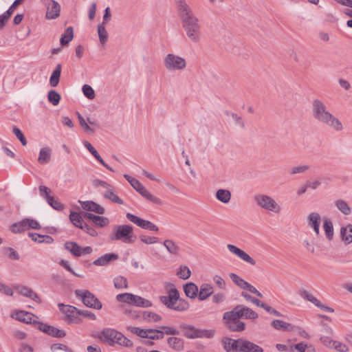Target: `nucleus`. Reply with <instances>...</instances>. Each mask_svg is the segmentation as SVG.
Returning <instances> with one entry per match:
<instances>
[{
  "label": "nucleus",
  "instance_id": "nucleus-1",
  "mask_svg": "<svg viewBox=\"0 0 352 352\" xmlns=\"http://www.w3.org/2000/svg\"><path fill=\"white\" fill-rule=\"evenodd\" d=\"M182 27L188 41L199 43L202 38L201 25L199 18L186 0H175Z\"/></svg>",
  "mask_w": 352,
  "mask_h": 352
},
{
  "label": "nucleus",
  "instance_id": "nucleus-2",
  "mask_svg": "<svg viewBox=\"0 0 352 352\" xmlns=\"http://www.w3.org/2000/svg\"><path fill=\"white\" fill-rule=\"evenodd\" d=\"M311 113L314 118L336 131L343 130L341 121L327 109L324 102L320 99H314L311 102Z\"/></svg>",
  "mask_w": 352,
  "mask_h": 352
},
{
  "label": "nucleus",
  "instance_id": "nucleus-3",
  "mask_svg": "<svg viewBox=\"0 0 352 352\" xmlns=\"http://www.w3.org/2000/svg\"><path fill=\"white\" fill-rule=\"evenodd\" d=\"M95 337L110 346H114L117 344L126 348H132L133 346V343L131 340L114 329L105 328L100 332H98Z\"/></svg>",
  "mask_w": 352,
  "mask_h": 352
},
{
  "label": "nucleus",
  "instance_id": "nucleus-4",
  "mask_svg": "<svg viewBox=\"0 0 352 352\" xmlns=\"http://www.w3.org/2000/svg\"><path fill=\"white\" fill-rule=\"evenodd\" d=\"M160 302L168 308L177 311H183L187 310L189 307L188 302L179 298V294L176 288L170 289L168 296L160 297Z\"/></svg>",
  "mask_w": 352,
  "mask_h": 352
},
{
  "label": "nucleus",
  "instance_id": "nucleus-5",
  "mask_svg": "<svg viewBox=\"0 0 352 352\" xmlns=\"http://www.w3.org/2000/svg\"><path fill=\"white\" fill-rule=\"evenodd\" d=\"M109 239L113 241H121L125 243L134 242L133 228L131 225H116L113 231L109 234Z\"/></svg>",
  "mask_w": 352,
  "mask_h": 352
},
{
  "label": "nucleus",
  "instance_id": "nucleus-6",
  "mask_svg": "<svg viewBox=\"0 0 352 352\" xmlns=\"http://www.w3.org/2000/svg\"><path fill=\"white\" fill-rule=\"evenodd\" d=\"M163 63L169 72H182L187 67L186 58L173 53L167 54L164 58Z\"/></svg>",
  "mask_w": 352,
  "mask_h": 352
},
{
  "label": "nucleus",
  "instance_id": "nucleus-7",
  "mask_svg": "<svg viewBox=\"0 0 352 352\" xmlns=\"http://www.w3.org/2000/svg\"><path fill=\"white\" fill-rule=\"evenodd\" d=\"M254 201L261 208L278 214L281 211L280 206L272 197L265 194H257L254 196Z\"/></svg>",
  "mask_w": 352,
  "mask_h": 352
},
{
  "label": "nucleus",
  "instance_id": "nucleus-8",
  "mask_svg": "<svg viewBox=\"0 0 352 352\" xmlns=\"http://www.w3.org/2000/svg\"><path fill=\"white\" fill-rule=\"evenodd\" d=\"M124 177L129 182L131 186L143 197L149 201L161 205L162 201L160 198L153 195L138 179L131 177L127 174L124 175Z\"/></svg>",
  "mask_w": 352,
  "mask_h": 352
},
{
  "label": "nucleus",
  "instance_id": "nucleus-9",
  "mask_svg": "<svg viewBox=\"0 0 352 352\" xmlns=\"http://www.w3.org/2000/svg\"><path fill=\"white\" fill-rule=\"evenodd\" d=\"M75 295L77 298H80L84 305L88 307L100 309L102 307L100 300L88 290L76 289Z\"/></svg>",
  "mask_w": 352,
  "mask_h": 352
},
{
  "label": "nucleus",
  "instance_id": "nucleus-10",
  "mask_svg": "<svg viewBox=\"0 0 352 352\" xmlns=\"http://www.w3.org/2000/svg\"><path fill=\"white\" fill-rule=\"evenodd\" d=\"M64 247L68 252L76 257H79L86 254H91L93 252L91 247L86 246L82 248L74 241L65 242Z\"/></svg>",
  "mask_w": 352,
  "mask_h": 352
},
{
  "label": "nucleus",
  "instance_id": "nucleus-11",
  "mask_svg": "<svg viewBox=\"0 0 352 352\" xmlns=\"http://www.w3.org/2000/svg\"><path fill=\"white\" fill-rule=\"evenodd\" d=\"M61 311L65 314V320L69 324H77L80 322L78 316V309L72 305H65L62 303L58 304Z\"/></svg>",
  "mask_w": 352,
  "mask_h": 352
},
{
  "label": "nucleus",
  "instance_id": "nucleus-12",
  "mask_svg": "<svg viewBox=\"0 0 352 352\" xmlns=\"http://www.w3.org/2000/svg\"><path fill=\"white\" fill-rule=\"evenodd\" d=\"M126 217L129 219V221H130L131 223L135 224L136 226H139L142 229L155 232H157L159 230L158 226L150 221L141 219L139 217L135 216L129 212L126 213Z\"/></svg>",
  "mask_w": 352,
  "mask_h": 352
},
{
  "label": "nucleus",
  "instance_id": "nucleus-13",
  "mask_svg": "<svg viewBox=\"0 0 352 352\" xmlns=\"http://www.w3.org/2000/svg\"><path fill=\"white\" fill-rule=\"evenodd\" d=\"M43 4L46 7V19H54L59 16L60 6L54 0H43Z\"/></svg>",
  "mask_w": 352,
  "mask_h": 352
},
{
  "label": "nucleus",
  "instance_id": "nucleus-14",
  "mask_svg": "<svg viewBox=\"0 0 352 352\" xmlns=\"http://www.w3.org/2000/svg\"><path fill=\"white\" fill-rule=\"evenodd\" d=\"M300 296L307 301L313 303L315 306L322 311L330 313L334 312V309L333 308L323 305L317 298L305 289L300 291Z\"/></svg>",
  "mask_w": 352,
  "mask_h": 352
},
{
  "label": "nucleus",
  "instance_id": "nucleus-15",
  "mask_svg": "<svg viewBox=\"0 0 352 352\" xmlns=\"http://www.w3.org/2000/svg\"><path fill=\"white\" fill-rule=\"evenodd\" d=\"M227 248L231 253L237 256L242 261L250 264L251 265H256V261L243 250L232 244H228Z\"/></svg>",
  "mask_w": 352,
  "mask_h": 352
},
{
  "label": "nucleus",
  "instance_id": "nucleus-16",
  "mask_svg": "<svg viewBox=\"0 0 352 352\" xmlns=\"http://www.w3.org/2000/svg\"><path fill=\"white\" fill-rule=\"evenodd\" d=\"M16 320L27 324H38V317L32 313L25 311H16L12 316Z\"/></svg>",
  "mask_w": 352,
  "mask_h": 352
},
{
  "label": "nucleus",
  "instance_id": "nucleus-17",
  "mask_svg": "<svg viewBox=\"0 0 352 352\" xmlns=\"http://www.w3.org/2000/svg\"><path fill=\"white\" fill-rule=\"evenodd\" d=\"M163 245L170 255L175 257H177L180 255L182 248L174 240L170 239H166L163 241Z\"/></svg>",
  "mask_w": 352,
  "mask_h": 352
},
{
  "label": "nucleus",
  "instance_id": "nucleus-18",
  "mask_svg": "<svg viewBox=\"0 0 352 352\" xmlns=\"http://www.w3.org/2000/svg\"><path fill=\"white\" fill-rule=\"evenodd\" d=\"M38 328L41 331L54 338H63L66 333L63 330L57 329L47 324L38 323Z\"/></svg>",
  "mask_w": 352,
  "mask_h": 352
},
{
  "label": "nucleus",
  "instance_id": "nucleus-19",
  "mask_svg": "<svg viewBox=\"0 0 352 352\" xmlns=\"http://www.w3.org/2000/svg\"><path fill=\"white\" fill-rule=\"evenodd\" d=\"M223 344L226 352H241V338L234 340L225 338L223 340Z\"/></svg>",
  "mask_w": 352,
  "mask_h": 352
},
{
  "label": "nucleus",
  "instance_id": "nucleus-20",
  "mask_svg": "<svg viewBox=\"0 0 352 352\" xmlns=\"http://www.w3.org/2000/svg\"><path fill=\"white\" fill-rule=\"evenodd\" d=\"M320 215L316 212H311L307 217L308 226L313 228L317 236H318L320 234Z\"/></svg>",
  "mask_w": 352,
  "mask_h": 352
},
{
  "label": "nucleus",
  "instance_id": "nucleus-21",
  "mask_svg": "<svg viewBox=\"0 0 352 352\" xmlns=\"http://www.w3.org/2000/svg\"><path fill=\"white\" fill-rule=\"evenodd\" d=\"M79 203L85 210L94 212L99 214H103L105 212L103 207L93 201H79Z\"/></svg>",
  "mask_w": 352,
  "mask_h": 352
},
{
  "label": "nucleus",
  "instance_id": "nucleus-22",
  "mask_svg": "<svg viewBox=\"0 0 352 352\" xmlns=\"http://www.w3.org/2000/svg\"><path fill=\"white\" fill-rule=\"evenodd\" d=\"M119 258V256L116 253H108L106 254L93 262V264L96 266H106L111 262L117 261Z\"/></svg>",
  "mask_w": 352,
  "mask_h": 352
},
{
  "label": "nucleus",
  "instance_id": "nucleus-23",
  "mask_svg": "<svg viewBox=\"0 0 352 352\" xmlns=\"http://www.w3.org/2000/svg\"><path fill=\"white\" fill-rule=\"evenodd\" d=\"M241 352H263V349L248 340L241 338Z\"/></svg>",
  "mask_w": 352,
  "mask_h": 352
},
{
  "label": "nucleus",
  "instance_id": "nucleus-24",
  "mask_svg": "<svg viewBox=\"0 0 352 352\" xmlns=\"http://www.w3.org/2000/svg\"><path fill=\"white\" fill-rule=\"evenodd\" d=\"M84 217L91 220L96 226L103 228L109 223V221L107 217L98 216L89 212H85Z\"/></svg>",
  "mask_w": 352,
  "mask_h": 352
},
{
  "label": "nucleus",
  "instance_id": "nucleus-25",
  "mask_svg": "<svg viewBox=\"0 0 352 352\" xmlns=\"http://www.w3.org/2000/svg\"><path fill=\"white\" fill-rule=\"evenodd\" d=\"M180 328L182 330V334L189 339H196L197 337L198 329L192 325L181 324Z\"/></svg>",
  "mask_w": 352,
  "mask_h": 352
},
{
  "label": "nucleus",
  "instance_id": "nucleus-26",
  "mask_svg": "<svg viewBox=\"0 0 352 352\" xmlns=\"http://www.w3.org/2000/svg\"><path fill=\"white\" fill-rule=\"evenodd\" d=\"M85 146L87 149L94 156V157L100 163L102 166H104L107 169L111 172H114V170L110 167L107 164L104 162L100 155L98 154V151L94 148V147L87 141L84 142Z\"/></svg>",
  "mask_w": 352,
  "mask_h": 352
},
{
  "label": "nucleus",
  "instance_id": "nucleus-27",
  "mask_svg": "<svg viewBox=\"0 0 352 352\" xmlns=\"http://www.w3.org/2000/svg\"><path fill=\"white\" fill-rule=\"evenodd\" d=\"M340 236L342 240L346 245L352 243V225L349 223L340 228Z\"/></svg>",
  "mask_w": 352,
  "mask_h": 352
},
{
  "label": "nucleus",
  "instance_id": "nucleus-28",
  "mask_svg": "<svg viewBox=\"0 0 352 352\" xmlns=\"http://www.w3.org/2000/svg\"><path fill=\"white\" fill-rule=\"evenodd\" d=\"M223 320L226 322H232V321H240L241 318L239 305L235 306L232 311H226L223 314Z\"/></svg>",
  "mask_w": 352,
  "mask_h": 352
},
{
  "label": "nucleus",
  "instance_id": "nucleus-29",
  "mask_svg": "<svg viewBox=\"0 0 352 352\" xmlns=\"http://www.w3.org/2000/svg\"><path fill=\"white\" fill-rule=\"evenodd\" d=\"M214 292L213 287L211 285L204 283L200 286L198 298L200 300H205Z\"/></svg>",
  "mask_w": 352,
  "mask_h": 352
},
{
  "label": "nucleus",
  "instance_id": "nucleus-30",
  "mask_svg": "<svg viewBox=\"0 0 352 352\" xmlns=\"http://www.w3.org/2000/svg\"><path fill=\"white\" fill-rule=\"evenodd\" d=\"M186 296L190 298H195L199 295L198 287L193 283H188L184 286Z\"/></svg>",
  "mask_w": 352,
  "mask_h": 352
},
{
  "label": "nucleus",
  "instance_id": "nucleus-31",
  "mask_svg": "<svg viewBox=\"0 0 352 352\" xmlns=\"http://www.w3.org/2000/svg\"><path fill=\"white\" fill-rule=\"evenodd\" d=\"M17 289L21 295L28 297L36 302H41L40 298L32 289L25 286L19 287Z\"/></svg>",
  "mask_w": 352,
  "mask_h": 352
},
{
  "label": "nucleus",
  "instance_id": "nucleus-32",
  "mask_svg": "<svg viewBox=\"0 0 352 352\" xmlns=\"http://www.w3.org/2000/svg\"><path fill=\"white\" fill-rule=\"evenodd\" d=\"M241 318L256 319L258 318V314L250 308L242 305H239Z\"/></svg>",
  "mask_w": 352,
  "mask_h": 352
},
{
  "label": "nucleus",
  "instance_id": "nucleus-33",
  "mask_svg": "<svg viewBox=\"0 0 352 352\" xmlns=\"http://www.w3.org/2000/svg\"><path fill=\"white\" fill-rule=\"evenodd\" d=\"M167 342L170 348L177 351H182L184 346L183 339L177 337L168 338Z\"/></svg>",
  "mask_w": 352,
  "mask_h": 352
},
{
  "label": "nucleus",
  "instance_id": "nucleus-34",
  "mask_svg": "<svg viewBox=\"0 0 352 352\" xmlns=\"http://www.w3.org/2000/svg\"><path fill=\"white\" fill-rule=\"evenodd\" d=\"M323 228L327 239L329 241H331L333 238L334 231L333 223L330 219L327 217L323 218Z\"/></svg>",
  "mask_w": 352,
  "mask_h": 352
},
{
  "label": "nucleus",
  "instance_id": "nucleus-35",
  "mask_svg": "<svg viewBox=\"0 0 352 352\" xmlns=\"http://www.w3.org/2000/svg\"><path fill=\"white\" fill-rule=\"evenodd\" d=\"M272 326L276 330L292 331L294 329V327L292 324L281 320H273L272 322Z\"/></svg>",
  "mask_w": 352,
  "mask_h": 352
},
{
  "label": "nucleus",
  "instance_id": "nucleus-36",
  "mask_svg": "<svg viewBox=\"0 0 352 352\" xmlns=\"http://www.w3.org/2000/svg\"><path fill=\"white\" fill-rule=\"evenodd\" d=\"M62 66L60 64H58L50 78V85L52 87H56L59 82L60 74H61Z\"/></svg>",
  "mask_w": 352,
  "mask_h": 352
},
{
  "label": "nucleus",
  "instance_id": "nucleus-37",
  "mask_svg": "<svg viewBox=\"0 0 352 352\" xmlns=\"http://www.w3.org/2000/svg\"><path fill=\"white\" fill-rule=\"evenodd\" d=\"M69 219L75 226L84 229L85 226L89 230L88 226L86 223H84L83 219L79 213L71 212L69 214Z\"/></svg>",
  "mask_w": 352,
  "mask_h": 352
},
{
  "label": "nucleus",
  "instance_id": "nucleus-38",
  "mask_svg": "<svg viewBox=\"0 0 352 352\" xmlns=\"http://www.w3.org/2000/svg\"><path fill=\"white\" fill-rule=\"evenodd\" d=\"M335 206L339 211L344 215H349L352 212V208L348 203L343 199H338L335 201Z\"/></svg>",
  "mask_w": 352,
  "mask_h": 352
},
{
  "label": "nucleus",
  "instance_id": "nucleus-39",
  "mask_svg": "<svg viewBox=\"0 0 352 352\" xmlns=\"http://www.w3.org/2000/svg\"><path fill=\"white\" fill-rule=\"evenodd\" d=\"M51 158V149L49 147H44L40 150L38 161L42 164H47Z\"/></svg>",
  "mask_w": 352,
  "mask_h": 352
},
{
  "label": "nucleus",
  "instance_id": "nucleus-40",
  "mask_svg": "<svg viewBox=\"0 0 352 352\" xmlns=\"http://www.w3.org/2000/svg\"><path fill=\"white\" fill-rule=\"evenodd\" d=\"M216 198L223 204H228L231 199V192L228 190L219 189L216 192Z\"/></svg>",
  "mask_w": 352,
  "mask_h": 352
},
{
  "label": "nucleus",
  "instance_id": "nucleus-41",
  "mask_svg": "<svg viewBox=\"0 0 352 352\" xmlns=\"http://www.w3.org/2000/svg\"><path fill=\"white\" fill-rule=\"evenodd\" d=\"M132 305L140 307H150L152 306V302L147 299L133 294Z\"/></svg>",
  "mask_w": 352,
  "mask_h": 352
},
{
  "label": "nucleus",
  "instance_id": "nucleus-42",
  "mask_svg": "<svg viewBox=\"0 0 352 352\" xmlns=\"http://www.w3.org/2000/svg\"><path fill=\"white\" fill-rule=\"evenodd\" d=\"M74 37V30L72 27H68L64 34L62 35L60 42V44L64 45L68 44Z\"/></svg>",
  "mask_w": 352,
  "mask_h": 352
},
{
  "label": "nucleus",
  "instance_id": "nucleus-43",
  "mask_svg": "<svg viewBox=\"0 0 352 352\" xmlns=\"http://www.w3.org/2000/svg\"><path fill=\"white\" fill-rule=\"evenodd\" d=\"M98 34L101 45H104L108 40V33L105 29V25L99 24L98 25Z\"/></svg>",
  "mask_w": 352,
  "mask_h": 352
},
{
  "label": "nucleus",
  "instance_id": "nucleus-44",
  "mask_svg": "<svg viewBox=\"0 0 352 352\" xmlns=\"http://www.w3.org/2000/svg\"><path fill=\"white\" fill-rule=\"evenodd\" d=\"M104 197L111 201L118 204H122L123 201L121 199L118 195L114 194L113 192V187L109 188L108 190H107L104 193Z\"/></svg>",
  "mask_w": 352,
  "mask_h": 352
},
{
  "label": "nucleus",
  "instance_id": "nucleus-45",
  "mask_svg": "<svg viewBox=\"0 0 352 352\" xmlns=\"http://www.w3.org/2000/svg\"><path fill=\"white\" fill-rule=\"evenodd\" d=\"M226 325L229 329L233 331H242L245 329V324L241 321L226 322Z\"/></svg>",
  "mask_w": 352,
  "mask_h": 352
},
{
  "label": "nucleus",
  "instance_id": "nucleus-46",
  "mask_svg": "<svg viewBox=\"0 0 352 352\" xmlns=\"http://www.w3.org/2000/svg\"><path fill=\"white\" fill-rule=\"evenodd\" d=\"M11 230L14 233H20L25 230H28L26 219L22 220L19 223H14L11 227Z\"/></svg>",
  "mask_w": 352,
  "mask_h": 352
},
{
  "label": "nucleus",
  "instance_id": "nucleus-47",
  "mask_svg": "<svg viewBox=\"0 0 352 352\" xmlns=\"http://www.w3.org/2000/svg\"><path fill=\"white\" fill-rule=\"evenodd\" d=\"M129 329L131 333L136 334L140 338H148V335L150 333L149 329H143L139 327H129Z\"/></svg>",
  "mask_w": 352,
  "mask_h": 352
},
{
  "label": "nucleus",
  "instance_id": "nucleus-48",
  "mask_svg": "<svg viewBox=\"0 0 352 352\" xmlns=\"http://www.w3.org/2000/svg\"><path fill=\"white\" fill-rule=\"evenodd\" d=\"M142 317L144 320H146L149 322H158L162 320V316L159 314L147 311H145L142 313Z\"/></svg>",
  "mask_w": 352,
  "mask_h": 352
},
{
  "label": "nucleus",
  "instance_id": "nucleus-49",
  "mask_svg": "<svg viewBox=\"0 0 352 352\" xmlns=\"http://www.w3.org/2000/svg\"><path fill=\"white\" fill-rule=\"evenodd\" d=\"M118 301L132 305L133 294L131 293L120 294L116 296Z\"/></svg>",
  "mask_w": 352,
  "mask_h": 352
},
{
  "label": "nucleus",
  "instance_id": "nucleus-50",
  "mask_svg": "<svg viewBox=\"0 0 352 352\" xmlns=\"http://www.w3.org/2000/svg\"><path fill=\"white\" fill-rule=\"evenodd\" d=\"M230 277L231 280L236 284L237 286H239L240 288L245 289L248 282L243 280L242 278H241L239 276H238L236 274L231 273L230 274Z\"/></svg>",
  "mask_w": 352,
  "mask_h": 352
},
{
  "label": "nucleus",
  "instance_id": "nucleus-51",
  "mask_svg": "<svg viewBox=\"0 0 352 352\" xmlns=\"http://www.w3.org/2000/svg\"><path fill=\"white\" fill-rule=\"evenodd\" d=\"M177 275L183 280H186L190 278L191 272L189 267L186 265H181Z\"/></svg>",
  "mask_w": 352,
  "mask_h": 352
},
{
  "label": "nucleus",
  "instance_id": "nucleus-52",
  "mask_svg": "<svg viewBox=\"0 0 352 352\" xmlns=\"http://www.w3.org/2000/svg\"><path fill=\"white\" fill-rule=\"evenodd\" d=\"M215 331L214 329H199L197 338H212L214 336Z\"/></svg>",
  "mask_w": 352,
  "mask_h": 352
},
{
  "label": "nucleus",
  "instance_id": "nucleus-53",
  "mask_svg": "<svg viewBox=\"0 0 352 352\" xmlns=\"http://www.w3.org/2000/svg\"><path fill=\"white\" fill-rule=\"evenodd\" d=\"M310 166L307 164H301L292 167L290 169L289 173L291 175L302 174L309 170Z\"/></svg>",
  "mask_w": 352,
  "mask_h": 352
},
{
  "label": "nucleus",
  "instance_id": "nucleus-54",
  "mask_svg": "<svg viewBox=\"0 0 352 352\" xmlns=\"http://www.w3.org/2000/svg\"><path fill=\"white\" fill-rule=\"evenodd\" d=\"M113 283L115 287L118 289H123L128 287V283L126 278L118 276L113 279Z\"/></svg>",
  "mask_w": 352,
  "mask_h": 352
},
{
  "label": "nucleus",
  "instance_id": "nucleus-55",
  "mask_svg": "<svg viewBox=\"0 0 352 352\" xmlns=\"http://www.w3.org/2000/svg\"><path fill=\"white\" fill-rule=\"evenodd\" d=\"M48 100L54 106L57 105L60 100V94L55 90H50L47 94Z\"/></svg>",
  "mask_w": 352,
  "mask_h": 352
},
{
  "label": "nucleus",
  "instance_id": "nucleus-56",
  "mask_svg": "<svg viewBox=\"0 0 352 352\" xmlns=\"http://www.w3.org/2000/svg\"><path fill=\"white\" fill-rule=\"evenodd\" d=\"M47 202L54 210L60 211L64 208V205L61 204L58 199H56L54 197H51L47 201Z\"/></svg>",
  "mask_w": 352,
  "mask_h": 352
},
{
  "label": "nucleus",
  "instance_id": "nucleus-57",
  "mask_svg": "<svg viewBox=\"0 0 352 352\" xmlns=\"http://www.w3.org/2000/svg\"><path fill=\"white\" fill-rule=\"evenodd\" d=\"M148 338L151 340H160L164 337V333L160 330L149 329Z\"/></svg>",
  "mask_w": 352,
  "mask_h": 352
},
{
  "label": "nucleus",
  "instance_id": "nucleus-58",
  "mask_svg": "<svg viewBox=\"0 0 352 352\" xmlns=\"http://www.w3.org/2000/svg\"><path fill=\"white\" fill-rule=\"evenodd\" d=\"M83 94L90 100L95 98V92L93 88L89 85H84L82 88Z\"/></svg>",
  "mask_w": 352,
  "mask_h": 352
},
{
  "label": "nucleus",
  "instance_id": "nucleus-59",
  "mask_svg": "<svg viewBox=\"0 0 352 352\" xmlns=\"http://www.w3.org/2000/svg\"><path fill=\"white\" fill-rule=\"evenodd\" d=\"M13 133L16 135V137L20 140L23 146H25L27 144V140L23 134L22 131L17 128L16 126H14L12 129Z\"/></svg>",
  "mask_w": 352,
  "mask_h": 352
},
{
  "label": "nucleus",
  "instance_id": "nucleus-60",
  "mask_svg": "<svg viewBox=\"0 0 352 352\" xmlns=\"http://www.w3.org/2000/svg\"><path fill=\"white\" fill-rule=\"evenodd\" d=\"M307 344L301 342L295 344L294 346H292L289 349V352H305Z\"/></svg>",
  "mask_w": 352,
  "mask_h": 352
},
{
  "label": "nucleus",
  "instance_id": "nucleus-61",
  "mask_svg": "<svg viewBox=\"0 0 352 352\" xmlns=\"http://www.w3.org/2000/svg\"><path fill=\"white\" fill-rule=\"evenodd\" d=\"M332 348H334L339 352H347L349 351V347L345 344L338 341H333L332 342Z\"/></svg>",
  "mask_w": 352,
  "mask_h": 352
},
{
  "label": "nucleus",
  "instance_id": "nucleus-62",
  "mask_svg": "<svg viewBox=\"0 0 352 352\" xmlns=\"http://www.w3.org/2000/svg\"><path fill=\"white\" fill-rule=\"evenodd\" d=\"M40 195L43 197L46 201L52 197L50 195L51 190L45 186L41 185L38 187Z\"/></svg>",
  "mask_w": 352,
  "mask_h": 352
},
{
  "label": "nucleus",
  "instance_id": "nucleus-63",
  "mask_svg": "<svg viewBox=\"0 0 352 352\" xmlns=\"http://www.w3.org/2000/svg\"><path fill=\"white\" fill-rule=\"evenodd\" d=\"M92 184L95 188L102 187L106 189V190H108L109 188H111V186L109 184L99 179H94L92 182Z\"/></svg>",
  "mask_w": 352,
  "mask_h": 352
},
{
  "label": "nucleus",
  "instance_id": "nucleus-64",
  "mask_svg": "<svg viewBox=\"0 0 352 352\" xmlns=\"http://www.w3.org/2000/svg\"><path fill=\"white\" fill-rule=\"evenodd\" d=\"M140 241L147 245L156 243L158 241V238L155 236H146L142 235L140 237Z\"/></svg>",
  "mask_w": 352,
  "mask_h": 352
}]
</instances>
